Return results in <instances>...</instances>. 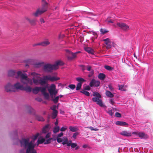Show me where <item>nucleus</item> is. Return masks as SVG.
Masks as SVG:
<instances>
[{"label": "nucleus", "mask_w": 153, "mask_h": 153, "mask_svg": "<svg viewBox=\"0 0 153 153\" xmlns=\"http://www.w3.org/2000/svg\"><path fill=\"white\" fill-rule=\"evenodd\" d=\"M119 89L121 91H125L126 90L125 88H124V85H119Z\"/></svg>", "instance_id": "37998d69"}, {"label": "nucleus", "mask_w": 153, "mask_h": 153, "mask_svg": "<svg viewBox=\"0 0 153 153\" xmlns=\"http://www.w3.org/2000/svg\"><path fill=\"white\" fill-rule=\"evenodd\" d=\"M43 2L42 5V7L41 11L43 13L46 11L48 7V3L45 1V0H42Z\"/></svg>", "instance_id": "9b49d317"}, {"label": "nucleus", "mask_w": 153, "mask_h": 153, "mask_svg": "<svg viewBox=\"0 0 153 153\" xmlns=\"http://www.w3.org/2000/svg\"><path fill=\"white\" fill-rule=\"evenodd\" d=\"M57 141L58 143H60L62 141V139L59 138V137H57Z\"/></svg>", "instance_id": "680f3d73"}, {"label": "nucleus", "mask_w": 153, "mask_h": 153, "mask_svg": "<svg viewBox=\"0 0 153 153\" xmlns=\"http://www.w3.org/2000/svg\"><path fill=\"white\" fill-rule=\"evenodd\" d=\"M45 141V138H42L40 140H38L37 142V145L38 146L39 144H42L43 143H44Z\"/></svg>", "instance_id": "2f4dec72"}, {"label": "nucleus", "mask_w": 153, "mask_h": 153, "mask_svg": "<svg viewBox=\"0 0 153 153\" xmlns=\"http://www.w3.org/2000/svg\"><path fill=\"white\" fill-rule=\"evenodd\" d=\"M94 74V71L93 70H91L90 72L89 73V74L88 75V77H90L92 76Z\"/></svg>", "instance_id": "09e8293b"}, {"label": "nucleus", "mask_w": 153, "mask_h": 153, "mask_svg": "<svg viewBox=\"0 0 153 153\" xmlns=\"http://www.w3.org/2000/svg\"><path fill=\"white\" fill-rule=\"evenodd\" d=\"M44 64V62H38L33 63V65L34 68H38L42 66Z\"/></svg>", "instance_id": "f3484780"}, {"label": "nucleus", "mask_w": 153, "mask_h": 153, "mask_svg": "<svg viewBox=\"0 0 153 153\" xmlns=\"http://www.w3.org/2000/svg\"><path fill=\"white\" fill-rule=\"evenodd\" d=\"M98 77L101 80H103L105 77V75L103 73H101L99 74Z\"/></svg>", "instance_id": "bb28decb"}, {"label": "nucleus", "mask_w": 153, "mask_h": 153, "mask_svg": "<svg viewBox=\"0 0 153 153\" xmlns=\"http://www.w3.org/2000/svg\"><path fill=\"white\" fill-rule=\"evenodd\" d=\"M56 89V86L54 84L51 85L50 88L48 89V91L51 95H53L54 94L55 90Z\"/></svg>", "instance_id": "4468645a"}, {"label": "nucleus", "mask_w": 153, "mask_h": 153, "mask_svg": "<svg viewBox=\"0 0 153 153\" xmlns=\"http://www.w3.org/2000/svg\"><path fill=\"white\" fill-rule=\"evenodd\" d=\"M31 75L33 76L32 79L34 83L36 85L40 84L43 85L46 83L45 76L42 78L40 76V74L35 72H32Z\"/></svg>", "instance_id": "7ed1b4c3"}, {"label": "nucleus", "mask_w": 153, "mask_h": 153, "mask_svg": "<svg viewBox=\"0 0 153 153\" xmlns=\"http://www.w3.org/2000/svg\"><path fill=\"white\" fill-rule=\"evenodd\" d=\"M69 143H70V146H71L72 148H74L77 146L76 143H72V141L71 140H70Z\"/></svg>", "instance_id": "e433bc0d"}, {"label": "nucleus", "mask_w": 153, "mask_h": 153, "mask_svg": "<svg viewBox=\"0 0 153 153\" xmlns=\"http://www.w3.org/2000/svg\"><path fill=\"white\" fill-rule=\"evenodd\" d=\"M117 25L123 31H127L129 30V27L126 23L122 22L117 23Z\"/></svg>", "instance_id": "0eeeda50"}, {"label": "nucleus", "mask_w": 153, "mask_h": 153, "mask_svg": "<svg viewBox=\"0 0 153 153\" xmlns=\"http://www.w3.org/2000/svg\"><path fill=\"white\" fill-rule=\"evenodd\" d=\"M58 113L57 111H53L51 115L52 118L53 119L55 118L57 115Z\"/></svg>", "instance_id": "cd10ccee"}, {"label": "nucleus", "mask_w": 153, "mask_h": 153, "mask_svg": "<svg viewBox=\"0 0 153 153\" xmlns=\"http://www.w3.org/2000/svg\"><path fill=\"white\" fill-rule=\"evenodd\" d=\"M115 124L117 125L122 126L128 125V124L126 122L123 121H117L116 122Z\"/></svg>", "instance_id": "aec40b11"}, {"label": "nucleus", "mask_w": 153, "mask_h": 153, "mask_svg": "<svg viewBox=\"0 0 153 153\" xmlns=\"http://www.w3.org/2000/svg\"><path fill=\"white\" fill-rule=\"evenodd\" d=\"M63 145L67 144L68 146H70V143L68 141V139L67 138H66L65 140L62 143Z\"/></svg>", "instance_id": "473e14b6"}, {"label": "nucleus", "mask_w": 153, "mask_h": 153, "mask_svg": "<svg viewBox=\"0 0 153 153\" xmlns=\"http://www.w3.org/2000/svg\"><path fill=\"white\" fill-rule=\"evenodd\" d=\"M93 95L96 97H93L92 99V100L94 102H96L97 104L101 107H103L104 105L102 103V100L100 98L101 97V96L98 92H94L93 93Z\"/></svg>", "instance_id": "39448f33"}, {"label": "nucleus", "mask_w": 153, "mask_h": 153, "mask_svg": "<svg viewBox=\"0 0 153 153\" xmlns=\"http://www.w3.org/2000/svg\"><path fill=\"white\" fill-rule=\"evenodd\" d=\"M85 51L89 53H91L92 54H93L94 53V50L90 48H85Z\"/></svg>", "instance_id": "393cba45"}, {"label": "nucleus", "mask_w": 153, "mask_h": 153, "mask_svg": "<svg viewBox=\"0 0 153 153\" xmlns=\"http://www.w3.org/2000/svg\"><path fill=\"white\" fill-rule=\"evenodd\" d=\"M69 128L71 131L73 132H75L78 130V128L75 127L70 126Z\"/></svg>", "instance_id": "f704fd0d"}, {"label": "nucleus", "mask_w": 153, "mask_h": 153, "mask_svg": "<svg viewBox=\"0 0 153 153\" xmlns=\"http://www.w3.org/2000/svg\"><path fill=\"white\" fill-rule=\"evenodd\" d=\"M106 22H107L108 23H113V20L110 19V20H108L107 19L106 20Z\"/></svg>", "instance_id": "69168bd1"}, {"label": "nucleus", "mask_w": 153, "mask_h": 153, "mask_svg": "<svg viewBox=\"0 0 153 153\" xmlns=\"http://www.w3.org/2000/svg\"><path fill=\"white\" fill-rule=\"evenodd\" d=\"M63 135L62 132H61L58 135L57 137L59 138L62 136Z\"/></svg>", "instance_id": "0e129e2a"}, {"label": "nucleus", "mask_w": 153, "mask_h": 153, "mask_svg": "<svg viewBox=\"0 0 153 153\" xmlns=\"http://www.w3.org/2000/svg\"><path fill=\"white\" fill-rule=\"evenodd\" d=\"M100 32L102 34H104L107 33L108 31H107L106 30L101 28L100 30Z\"/></svg>", "instance_id": "c03bdc74"}, {"label": "nucleus", "mask_w": 153, "mask_h": 153, "mask_svg": "<svg viewBox=\"0 0 153 153\" xmlns=\"http://www.w3.org/2000/svg\"><path fill=\"white\" fill-rule=\"evenodd\" d=\"M59 99V96H57L54 99H53L52 101L55 103H57L58 102Z\"/></svg>", "instance_id": "79ce46f5"}, {"label": "nucleus", "mask_w": 153, "mask_h": 153, "mask_svg": "<svg viewBox=\"0 0 153 153\" xmlns=\"http://www.w3.org/2000/svg\"><path fill=\"white\" fill-rule=\"evenodd\" d=\"M39 87L41 88L40 90V91H41L43 93V94L46 92H45L46 88H42L41 87Z\"/></svg>", "instance_id": "a18cd8bd"}, {"label": "nucleus", "mask_w": 153, "mask_h": 153, "mask_svg": "<svg viewBox=\"0 0 153 153\" xmlns=\"http://www.w3.org/2000/svg\"><path fill=\"white\" fill-rule=\"evenodd\" d=\"M17 75L16 76V78H18L19 77H20L21 82L24 84L27 85L30 84L32 85L33 84L32 80L27 77L26 74H23L21 71H19L17 73Z\"/></svg>", "instance_id": "20e7f679"}, {"label": "nucleus", "mask_w": 153, "mask_h": 153, "mask_svg": "<svg viewBox=\"0 0 153 153\" xmlns=\"http://www.w3.org/2000/svg\"><path fill=\"white\" fill-rule=\"evenodd\" d=\"M5 91L7 92H15L13 85L10 83H8L5 86Z\"/></svg>", "instance_id": "6e6552de"}, {"label": "nucleus", "mask_w": 153, "mask_h": 153, "mask_svg": "<svg viewBox=\"0 0 153 153\" xmlns=\"http://www.w3.org/2000/svg\"><path fill=\"white\" fill-rule=\"evenodd\" d=\"M43 13L39 9L37 10L36 11L33 13V15L36 17L38 16L39 15H40Z\"/></svg>", "instance_id": "4be33fe9"}, {"label": "nucleus", "mask_w": 153, "mask_h": 153, "mask_svg": "<svg viewBox=\"0 0 153 153\" xmlns=\"http://www.w3.org/2000/svg\"><path fill=\"white\" fill-rule=\"evenodd\" d=\"M103 41L104 42L105 44L106 45V48L107 49L111 48V46L110 44L111 41L109 38H108L104 39Z\"/></svg>", "instance_id": "ddd939ff"}, {"label": "nucleus", "mask_w": 153, "mask_h": 153, "mask_svg": "<svg viewBox=\"0 0 153 153\" xmlns=\"http://www.w3.org/2000/svg\"><path fill=\"white\" fill-rule=\"evenodd\" d=\"M35 117L36 119L39 121H44V119L41 116L38 115H35Z\"/></svg>", "instance_id": "5701e85b"}, {"label": "nucleus", "mask_w": 153, "mask_h": 153, "mask_svg": "<svg viewBox=\"0 0 153 153\" xmlns=\"http://www.w3.org/2000/svg\"><path fill=\"white\" fill-rule=\"evenodd\" d=\"M21 146L26 149V153H37L34 149L35 145L29 138H23L20 140Z\"/></svg>", "instance_id": "f257e3e1"}, {"label": "nucleus", "mask_w": 153, "mask_h": 153, "mask_svg": "<svg viewBox=\"0 0 153 153\" xmlns=\"http://www.w3.org/2000/svg\"><path fill=\"white\" fill-rule=\"evenodd\" d=\"M26 109L27 112L30 114H34L35 113L34 110L30 106L27 105L26 106Z\"/></svg>", "instance_id": "2eb2a0df"}, {"label": "nucleus", "mask_w": 153, "mask_h": 153, "mask_svg": "<svg viewBox=\"0 0 153 153\" xmlns=\"http://www.w3.org/2000/svg\"><path fill=\"white\" fill-rule=\"evenodd\" d=\"M35 100L39 102H41L42 101V98L39 97L36 98H35Z\"/></svg>", "instance_id": "052dcab7"}, {"label": "nucleus", "mask_w": 153, "mask_h": 153, "mask_svg": "<svg viewBox=\"0 0 153 153\" xmlns=\"http://www.w3.org/2000/svg\"><path fill=\"white\" fill-rule=\"evenodd\" d=\"M40 21L42 24V23H44L45 22L44 19L42 18L40 19Z\"/></svg>", "instance_id": "774afa93"}, {"label": "nucleus", "mask_w": 153, "mask_h": 153, "mask_svg": "<svg viewBox=\"0 0 153 153\" xmlns=\"http://www.w3.org/2000/svg\"><path fill=\"white\" fill-rule=\"evenodd\" d=\"M79 134V133L78 132H75V133L73 134V135L72 136V137L74 139H76V136Z\"/></svg>", "instance_id": "5fc2aeb1"}, {"label": "nucleus", "mask_w": 153, "mask_h": 153, "mask_svg": "<svg viewBox=\"0 0 153 153\" xmlns=\"http://www.w3.org/2000/svg\"><path fill=\"white\" fill-rule=\"evenodd\" d=\"M67 129V127L66 126L62 127L61 129L60 130L62 131H65Z\"/></svg>", "instance_id": "603ef678"}, {"label": "nucleus", "mask_w": 153, "mask_h": 153, "mask_svg": "<svg viewBox=\"0 0 153 153\" xmlns=\"http://www.w3.org/2000/svg\"><path fill=\"white\" fill-rule=\"evenodd\" d=\"M39 135V133H37L35 135H34L33 136V137H34V138H33L34 140H36V139Z\"/></svg>", "instance_id": "4d7b16f0"}, {"label": "nucleus", "mask_w": 153, "mask_h": 153, "mask_svg": "<svg viewBox=\"0 0 153 153\" xmlns=\"http://www.w3.org/2000/svg\"><path fill=\"white\" fill-rule=\"evenodd\" d=\"M106 96L108 97L112 98L114 97V95L111 92L106 91L105 92Z\"/></svg>", "instance_id": "c85d7f7f"}, {"label": "nucleus", "mask_w": 153, "mask_h": 153, "mask_svg": "<svg viewBox=\"0 0 153 153\" xmlns=\"http://www.w3.org/2000/svg\"><path fill=\"white\" fill-rule=\"evenodd\" d=\"M56 105H53L52 107L50 108L51 109L53 110V111H57L56 110Z\"/></svg>", "instance_id": "864d4df0"}, {"label": "nucleus", "mask_w": 153, "mask_h": 153, "mask_svg": "<svg viewBox=\"0 0 153 153\" xmlns=\"http://www.w3.org/2000/svg\"><path fill=\"white\" fill-rule=\"evenodd\" d=\"M68 87H69L71 89H74L76 87L75 85L74 84H71L69 85L68 86Z\"/></svg>", "instance_id": "de8ad7c7"}, {"label": "nucleus", "mask_w": 153, "mask_h": 153, "mask_svg": "<svg viewBox=\"0 0 153 153\" xmlns=\"http://www.w3.org/2000/svg\"><path fill=\"white\" fill-rule=\"evenodd\" d=\"M50 135H51V133H48L45 136V138H49L50 137Z\"/></svg>", "instance_id": "338daca9"}, {"label": "nucleus", "mask_w": 153, "mask_h": 153, "mask_svg": "<svg viewBox=\"0 0 153 153\" xmlns=\"http://www.w3.org/2000/svg\"><path fill=\"white\" fill-rule=\"evenodd\" d=\"M46 81L49 80L52 82L56 81L60 79V78L57 77L51 76L50 75L45 76Z\"/></svg>", "instance_id": "9d476101"}, {"label": "nucleus", "mask_w": 153, "mask_h": 153, "mask_svg": "<svg viewBox=\"0 0 153 153\" xmlns=\"http://www.w3.org/2000/svg\"><path fill=\"white\" fill-rule=\"evenodd\" d=\"M120 134L126 137L130 136L131 135V133L126 131H122L120 133Z\"/></svg>", "instance_id": "6ab92c4d"}, {"label": "nucleus", "mask_w": 153, "mask_h": 153, "mask_svg": "<svg viewBox=\"0 0 153 153\" xmlns=\"http://www.w3.org/2000/svg\"><path fill=\"white\" fill-rule=\"evenodd\" d=\"M76 80L79 82V83H81L82 84L83 82H85V80L83 78L81 77H78L76 78Z\"/></svg>", "instance_id": "72a5a7b5"}, {"label": "nucleus", "mask_w": 153, "mask_h": 153, "mask_svg": "<svg viewBox=\"0 0 153 153\" xmlns=\"http://www.w3.org/2000/svg\"><path fill=\"white\" fill-rule=\"evenodd\" d=\"M63 63L61 61H58L54 64L48 63L43 65V69L44 71L47 72H51L53 70H56L59 68L58 65H62Z\"/></svg>", "instance_id": "f03ea898"}, {"label": "nucleus", "mask_w": 153, "mask_h": 153, "mask_svg": "<svg viewBox=\"0 0 153 153\" xmlns=\"http://www.w3.org/2000/svg\"><path fill=\"white\" fill-rule=\"evenodd\" d=\"M13 86V88L15 90V92L16 91V90L19 89L22 91L23 87V85H21L19 82H18L14 85Z\"/></svg>", "instance_id": "f8f14e48"}, {"label": "nucleus", "mask_w": 153, "mask_h": 153, "mask_svg": "<svg viewBox=\"0 0 153 153\" xmlns=\"http://www.w3.org/2000/svg\"><path fill=\"white\" fill-rule=\"evenodd\" d=\"M33 60L31 59H27L24 61V62L28 64H31Z\"/></svg>", "instance_id": "ea45409f"}, {"label": "nucleus", "mask_w": 153, "mask_h": 153, "mask_svg": "<svg viewBox=\"0 0 153 153\" xmlns=\"http://www.w3.org/2000/svg\"><path fill=\"white\" fill-rule=\"evenodd\" d=\"M90 89V87L88 85L86 86L84 88V90H85H85L88 91V90H89Z\"/></svg>", "instance_id": "6e6d98bb"}, {"label": "nucleus", "mask_w": 153, "mask_h": 153, "mask_svg": "<svg viewBox=\"0 0 153 153\" xmlns=\"http://www.w3.org/2000/svg\"><path fill=\"white\" fill-rule=\"evenodd\" d=\"M138 136L141 139H146L148 138V135L143 132H139Z\"/></svg>", "instance_id": "a211bd4d"}, {"label": "nucleus", "mask_w": 153, "mask_h": 153, "mask_svg": "<svg viewBox=\"0 0 153 153\" xmlns=\"http://www.w3.org/2000/svg\"><path fill=\"white\" fill-rule=\"evenodd\" d=\"M66 52L65 56L68 60H72L77 58V55L78 54L81 53L80 51H78L75 53H73L68 49H65L64 50Z\"/></svg>", "instance_id": "423d86ee"}, {"label": "nucleus", "mask_w": 153, "mask_h": 153, "mask_svg": "<svg viewBox=\"0 0 153 153\" xmlns=\"http://www.w3.org/2000/svg\"><path fill=\"white\" fill-rule=\"evenodd\" d=\"M105 69L109 71L113 69V68L108 65H105Z\"/></svg>", "instance_id": "49530a36"}, {"label": "nucleus", "mask_w": 153, "mask_h": 153, "mask_svg": "<svg viewBox=\"0 0 153 153\" xmlns=\"http://www.w3.org/2000/svg\"><path fill=\"white\" fill-rule=\"evenodd\" d=\"M108 113L111 116H112L113 112L112 110H110L108 111Z\"/></svg>", "instance_id": "e2e57ef3"}, {"label": "nucleus", "mask_w": 153, "mask_h": 153, "mask_svg": "<svg viewBox=\"0 0 153 153\" xmlns=\"http://www.w3.org/2000/svg\"><path fill=\"white\" fill-rule=\"evenodd\" d=\"M15 71L13 70H10L8 71V74L9 76H13L15 74Z\"/></svg>", "instance_id": "7c9ffc66"}, {"label": "nucleus", "mask_w": 153, "mask_h": 153, "mask_svg": "<svg viewBox=\"0 0 153 153\" xmlns=\"http://www.w3.org/2000/svg\"><path fill=\"white\" fill-rule=\"evenodd\" d=\"M80 92L84 94L85 95L89 96H90V93L89 92L85 90H83L80 91Z\"/></svg>", "instance_id": "4c0bfd02"}, {"label": "nucleus", "mask_w": 153, "mask_h": 153, "mask_svg": "<svg viewBox=\"0 0 153 153\" xmlns=\"http://www.w3.org/2000/svg\"><path fill=\"white\" fill-rule=\"evenodd\" d=\"M45 99H48L49 98V95L46 92L43 94Z\"/></svg>", "instance_id": "8fccbe9b"}, {"label": "nucleus", "mask_w": 153, "mask_h": 153, "mask_svg": "<svg viewBox=\"0 0 153 153\" xmlns=\"http://www.w3.org/2000/svg\"><path fill=\"white\" fill-rule=\"evenodd\" d=\"M100 82L97 80H96L95 79H93L91 81L89 85L90 87L93 86L98 87L100 85Z\"/></svg>", "instance_id": "1a4fd4ad"}, {"label": "nucleus", "mask_w": 153, "mask_h": 153, "mask_svg": "<svg viewBox=\"0 0 153 153\" xmlns=\"http://www.w3.org/2000/svg\"><path fill=\"white\" fill-rule=\"evenodd\" d=\"M22 91H25L27 92H30L32 91V88L29 86H26L25 87L23 86Z\"/></svg>", "instance_id": "412c9836"}, {"label": "nucleus", "mask_w": 153, "mask_h": 153, "mask_svg": "<svg viewBox=\"0 0 153 153\" xmlns=\"http://www.w3.org/2000/svg\"><path fill=\"white\" fill-rule=\"evenodd\" d=\"M50 42L48 40H46L40 43V45L45 46L50 44Z\"/></svg>", "instance_id": "a878e982"}, {"label": "nucleus", "mask_w": 153, "mask_h": 153, "mask_svg": "<svg viewBox=\"0 0 153 153\" xmlns=\"http://www.w3.org/2000/svg\"><path fill=\"white\" fill-rule=\"evenodd\" d=\"M52 139V138H50L47 139L46 141H45L44 143V144H49L51 143V140Z\"/></svg>", "instance_id": "a19ab883"}, {"label": "nucleus", "mask_w": 153, "mask_h": 153, "mask_svg": "<svg viewBox=\"0 0 153 153\" xmlns=\"http://www.w3.org/2000/svg\"><path fill=\"white\" fill-rule=\"evenodd\" d=\"M25 19L32 25L35 26L36 25V19H30V18L27 17Z\"/></svg>", "instance_id": "dca6fc26"}, {"label": "nucleus", "mask_w": 153, "mask_h": 153, "mask_svg": "<svg viewBox=\"0 0 153 153\" xmlns=\"http://www.w3.org/2000/svg\"><path fill=\"white\" fill-rule=\"evenodd\" d=\"M108 88L110 90L112 91L114 90V88L111 85H108Z\"/></svg>", "instance_id": "bf43d9fd"}, {"label": "nucleus", "mask_w": 153, "mask_h": 153, "mask_svg": "<svg viewBox=\"0 0 153 153\" xmlns=\"http://www.w3.org/2000/svg\"><path fill=\"white\" fill-rule=\"evenodd\" d=\"M59 130V126H56L53 128V131L55 134L58 132Z\"/></svg>", "instance_id": "c9c22d12"}, {"label": "nucleus", "mask_w": 153, "mask_h": 153, "mask_svg": "<svg viewBox=\"0 0 153 153\" xmlns=\"http://www.w3.org/2000/svg\"><path fill=\"white\" fill-rule=\"evenodd\" d=\"M115 116L117 117H121V114L120 113L117 112L115 113Z\"/></svg>", "instance_id": "3c124183"}, {"label": "nucleus", "mask_w": 153, "mask_h": 153, "mask_svg": "<svg viewBox=\"0 0 153 153\" xmlns=\"http://www.w3.org/2000/svg\"><path fill=\"white\" fill-rule=\"evenodd\" d=\"M49 126L47 125L45 126L42 129V132L44 133H46L49 131Z\"/></svg>", "instance_id": "c756f323"}, {"label": "nucleus", "mask_w": 153, "mask_h": 153, "mask_svg": "<svg viewBox=\"0 0 153 153\" xmlns=\"http://www.w3.org/2000/svg\"><path fill=\"white\" fill-rule=\"evenodd\" d=\"M40 88L39 87H36L32 89V92L34 94H37L40 91Z\"/></svg>", "instance_id": "b1692460"}, {"label": "nucleus", "mask_w": 153, "mask_h": 153, "mask_svg": "<svg viewBox=\"0 0 153 153\" xmlns=\"http://www.w3.org/2000/svg\"><path fill=\"white\" fill-rule=\"evenodd\" d=\"M82 84L81 83H78L77 85L76 89V90H78L80 89L81 86H82Z\"/></svg>", "instance_id": "58836bf2"}, {"label": "nucleus", "mask_w": 153, "mask_h": 153, "mask_svg": "<svg viewBox=\"0 0 153 153\" xmlns=\"http://www.w3.org/2000/svg\"><path fill=\"white\" fill-rule=\"evenodd\" d=\"M86 67L87 68V70L89 71H91V70L92 69H91V66L89 65H88L86 66Z\"/></svg>", "instance_id": "13d9d810"}]
</instances>
